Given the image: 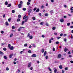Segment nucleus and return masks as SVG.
Wrapping results in <instances>:
<instances>
[{
	"label": "nucleus",
	"mask_w": 73,
	"mask_h": 73,
	"mask_svg": "<svg viewBox=\"0 0 73 73\" xmlns=\"http://www.w3.org/2000/svg\"><path fill=\"white\" fill-rule=\"evenodd\" d=\"M23 19H26L25 21V22L26 23V22H27V21H28V18L27 17V15H25L23 17Z\"/></svg>",
	"instance_id": "nucleus-1"
},
{
	"label": "nucleus",
	"mask_w": 73,
	"mask_h": 73,
	"mask_svg": "<svg viewBox=\"0 0 73 73\" xmlns=\"http://www.w3.org/2000/svg\"><path fill=\"white\" fill-rule=\"evenodd\" d=\"M22 28H23V29H24V28H25V27H20L19 28V29H18V32L20 31L21 30V29H22Z\"/></svg>",
	"instance_id": "nucleus-2"
},
{
	"label": "nucleus",
	"mask_w": 73,
	"mask_h": 73,
	"mask_svg": "<svg viewBox=\"0 0 73 73\" xmlns=\"http://www.w3.org/2000/svg\"><path fill=\"white\" fill-rule=\"evenodd\" d=\"M32 11V9H30L29 10V11H28V15H30V14Z\"/></svg>",
	"instance_id": "nucleus-3"
},
{
	"label": "nucleus",
	"mask_w": 73,
	"mask_h": 73,
	"mask_svg": "<svg viewBox=\"0 0 73 73\" xmlns=\"http://www.w3.org/2000/svg\"><path fill=\"white\" fill-rule=\"evenodd\" d=\"M62 56L61 54H59L58 56V58H61V57Z\"/></svg>",
	"instance_id": "nucleus-4"
},
{
	"label": "nucleus",
	"mask_w": 73,
	"mask_h": 73,
	"mask_svg": "<svg viewBox=\"0 0 73 73\" xmlns=\"http://www.w3.org/2000/svg\"><path fill=\"white\" fill-rule=\"evenodd\" d=\"M31 57H37V55L36 54H33L31 56Z\"/></svg>",
	"instance_id": "nucleus-5"
},
{
	"label": "nucleus",
	"mask_w": 73,
	"mask_h": 73,
	"mask_svg": "<svg viewBox=\"0 0 73 73\" xmlns=\"http://www.w3.org/2000/svg\"><path fill=\"white\" fill-rule=\"evenodd\" d=\"M60 21L61 23H64V20L62 19H60Z\"/></svg>",
	"instance_id": "nucleus-6"
},
{
	"label": "nucleus",
	"mask_w": 73,
	"mask_h": 73,
	"mask_svg": "<svg viewBox=\"0 0 73 73\" xmlns=\"http://www.w3.org/2000/svg\"><path fill=\"white\" fill-rule=\"evenodd\" d=\"M31 65H32V63L31 62H30L29 63L28 66L29 68V67H31Z\"/></svg>",
	"instance_id": "nucleus-7"
},
{
	"label": "nucleus",
	"mask_w": 73,
	"mask_h": 73,
	"mask_svg": "<svg viewBox=\"0 0 73 73\" xmlns=\"http://www.w3.org/2000/svg\"><path fill=\"white\" fill-rule=\"evenodd\" d=\"M13 55V54H11L9 56V58H12V57Z\"/></svg>",
	"instance_id": "nucleus-8"
},
{
	"label": "nucleus",
	"mask_w": 73,
	"mask_h": 73,
	"mask_svg": "<svg viewBox=\"0 0 73 73\" xmlns=\"http://www.w3.org/2000/svg\"><path fill=\"white\" fill-rule=\"evenodd\" d=\"M18 8H21V7H22V5H21V4H19L18 5Z\"/></svg>",
	"instance_id": "nucleus-9"
},
{
	"label": "nucleus",
	"mask_w": 73,
	"mask_h": 73,
	"mask_svg": "<svg viewBox=\"0 0 73 73\" xmlns=\"http://www.w3.org/2000/svg\"><path fill=\"white\" fill-rule=\"evenodd\" d=\"M9 49H10L11 50H13V46H11L9 48Z\"/></svg>",
	"instance_id": "nucleus-10"
},
{
	"label": "nucleus",
	"mask_w": 73,
	"mask_h": 73,
	"mask_svg": "<svg viewBox=\"0 0 73 73\" xmlns=\"http://www.w3.org/2000/svg\"><path fill=\"white\" fill-rule=\"evenodd\" d=\"M68 48H67L66 47H65L64 48V52H66L67 51V50H68Z\"/></svg>",
	"instance_id": "nucleus-11"
},
{
	"label": "nucleus",
	"mask_w": 73,
	"mask_h": 73,
	"mask_svg": "<svg viewBox=\"0 0 73 73\" xmlns=\"http://www.w3.org/2000/svg\"><path fill=\"white\" fill-rule=\"evenodd\" d=\"M59 68H60V69H62V65H61V64L60 65Z\"/></svg>",
	"instance_id": "nucleus-12"
},
{
	"label": "nucleus",
	"mask_w": 73,
	"mask_h": 73,
	"mask_svg": "<svg viewBox=\"0 0 73 73\" xmlns=\"http://www.w3.org/2000/svg\"><path fill=\"white\" fill-rule=\"evenodd\" d=\"M40 11V9H37L36 10V12H38Z\"/></svg>",
	"instance_id": "nucleus-13"
},
{
	"label": "nucleus",
	"mask_w": 73,
	"mask_h": 73,
	"mask_svg": "<svg viewBox=\"0 0 73 73\" xmlns=\"http://www.w3.org/2000/svg\"><path fill=\"white\" fill-rule=\"evenodd\" d=\"M30 39H32L33 38V36L31 35L29 36Z\"/></svg>",
	"instance_id": "nucleus-14"
},
{
	"label": "nucleus",
	"mask_w": 73,
	"mask_h": 73,
	"mask_svg": "<svg viewBox=\"0 0 73 73\" xmlns=\"http://www.w3.org/2000/svg\"><path fill=\"white\" fill-rule=\"evenodd\" d=\"M5 5H8V2H7V1H6V2H5Z\"/></svg>",
	"instance_id": "nucleus-15"
},
{
	"label": "nucleus",
	"mask_w": 73,
	"mask_h": 73,
	"mask_svg": "<svg viewBox=\"0 0 73 73\" xmlns=\"http://www.w3.org/2000/svg\"><path fill=\"white\" fill-rule=\"evenodd\" d=\"M3 49L4 51H6L7 50V48L5 47L3 48Z\"/></svg>",
	"instance_id": "nucleus-16"
},
{
	"label": "nucleus",
	"mask_w": 73,
	"mask_h": 73,
	"mask_svg": "<svg viewBox=\"0 0 73 73\" xmlns=\"http://www.w3.org/2000/svg\"><path fill=\"white\" fill-rule=\"evenodd\" d=\"M5 25H9V24H8V22H5Z\"/></svg>",
	"instance_id": "nucleus-17"
},
{
	"label": "nucleus",
	"mask_w": 73,
	"mask_h": 73,
	"mask_svg": "<svg viewBox=\"0 0 73 73\" xmlns=\"http://www.w3.org/2000/svg\"><path fill=\"white\" fill-rule=\"evenodd\" d=\"M46 51H45L44 52V56H46Z\"/></svg>",
	"instance_id": "nucleus-18"
},
{
	"label": "nucleus",
	"mask_w": 73,
	"mask_h": 73,
	"mask_svg": "<svg viewBox=\"0 0 73 73\" xmlns=\"http://www.w3.org/2000/svg\"><path fill=\"white\" fill-rule=\"evenodd\" d=\"M11 6V4H9L7 6V7H10Z\"/></svg>",
	"instance_id": "nucleus-19"
},
{
	"label": "nucleus",
	"mask_w": 73,
	"mask_h": 73,
	"mask_svg": "<svg viewBox=\"0 0 73 73\" xmlns=\"http://www.w3.org/2000/svg\"><path fill=\"white\" fill-rule=\"evenodd\" d=\"M17 22H19V21H20V19H17Z\"/></svg>",
	"instance_id": "nucleus-20"
},
{
	"label": "nucleus",
	"mask_w": 73,
	"mask_h": 73,
	"mask_svg": "<svg viewBox=\"0 0 73 73\" xmlns=\"http://www.w3.org/2000/svg\"><path fill=\"white\" fill-rule=\"evenodd\" d=\"M67 26H69L70 25V23H67Z\"/></svg>",
	"instance_id": "nucleus-21"
},
{
	"label": "nucleus",
	"mask_w": 73,
	"mask_h": 73,
	"mask_svg": "<svg viewBox=\"0 0 73 73\" xmlns=\"http://www.w3.org/2000/svg\"><path fill=\"white\" fill-rule=\"evenodd\" d=\"M3 58L5 59H7V57L6 56H4L3 57Z\"/></svg>",
	"instance_id": "nucleus-22"
},
{
	"label": "nucleus",
	"mask_w": 73,
	"mask_h": 73,
	"mask_svg": "<svg viewBox=\"0 0 73 73\" xmlns=\"http://www.w3.org/2000/svg\"><path fill=\"white\" fill-rule=\"evenodd\" d=\"M41 52L42 53H44V48L42 49Z\"/></svg>",
	"instance_id": "nucleus-23"
},
{
	"label": "nucleus",
	"mask_w": 73,
	"mask_h": 73,
	"mask_svg": "<svg viewBox=\"0 0 73 73\" xmlns=\"http://www.w3.org/2000/svg\"><path fill=\"white\" fill-rule=\"evenodd\" d=\"M18 17L19 19H20V18H21V16L20 15H19L18 16Z\"/></svg>",
	"instance_id": "nucleus-24"
},
{
	"label": "nucleus",
	"mask_w": 73,
	"mask_h": 73,
	"mask_svg": "<svg viewBox=\"0 0 73 73\" xmlns=\"http://www.w3.org/2000/svg\"><path fill=\"white\" fill-rule=\"evenodd\" d=\"M53 10H51L50 11V13H51L52 15L53 13Z\"/></svg>",
	"instance_id": "nucleus-25"
},
{
	"label": "nucleus",
	"mask_w": 73,
	"mask_h": 73,
	"mask_svg": "<svg viewBox=\"0 0 73 73\" xmlns=\"http://www.w3.org/2000/svg\"><path fill=\"white\" fill-rule=\"evenodd\" d=\"M33 47H34L35 48H36V46L35 44H33Z\"/></svg>",
	"instance_id": "nucleus-26"
},
{
	"label": "nucleus",
	"mask_w": 73,
	"mask_h": 73,
	"mask_svg": "<svg viewBox=\"0 0 73 73\" xmlns=\"http://www.w3.org/2000/svg\"><path fill=\"white\" fill-rule=\"evenodd\" d=\"M30 4V3L29 2H28L27 3V5H29Z\"/></svg>",
	"instance_id": "nucleus-27"
},
{
	"label": "nucleus",
	"mask_w": 73,
	"mask_h": 73,
	"mask_svg": "<svg viewBox=\"0 0 73 73\" xmlns=\"http://www.w3.org/2000/svg\"><path fill=\"white\" fill-rule=\"evenodd\" d=\"M32 19L33 20H36V18H35V17H32Z\"/></svg>",
	"instance_id": "nucleus-28"
},
{
	"label": "nucleus",
	"mask_w": 73,
	"mask_h": 73,
	"mask_svg": "<svg viewBox=\"0 0 73 73\" xmlns=\"http://www.w3.org/2000/svg\"><path fill=\"white\" fill-rule=\"evenodd\" d=\"M24 23H25V21H22V23L21 24L22 25H24Z\"/></svg>",
	"instance_id": "nucleus-29"
},
{
	"label": "nucleus",
	"mask_w": 73,
	"mask_h": 73,
	"mask_svg": "<svg viewBox=\"0 0 73 73\" xmlns=\"http://www.w3.org/2000/svg\"><path fill=\"white\" fill-rule=\"evenodd\" d=\"M28 52L29 53H32V51L30 50H29L28 51Z\"/></svg>",
	"instance_id": "nucleus-30"
},
{
	"label": "nucleus",
	"mask_w": 73,
	"mask_h": 73,
	"mask_svg": "<svg viewBox=\"0 0 73 73\" xmlns=\"http://www.w3.org/2000/svg\"><path fill=\"white\" fill-rule=\"evenodd\" d=\"M20 3V4H21V5L22 4H23V2L22 1H21Z\"/></svg>",
	"instance_id": "nucleus-31"
},
{
	"label": "nucleus",
	"mask_w": 73,
	"mask_h": 73,
	"mask_svg": "<svg viewBox=\"0 0 73 73\" xmlns=\"http://www.w3.org/2000/svg\"><path fill=\"white\" fill-rule=\"evenodd\" d=\"M23 11H26V10H27V9L25 8H23Z\"/></svg>",
	"instance_id": "nucleus-32"
},
{
	"label": "nucleus",
	"mask_w": 73,
	"mask_h": 73,
	"mask_svg": "<svg viewBox=\"0 0 73 73\" xmlns=\"http://www.w3.org/2000/svg\"><path fill=\"white\" fill-rule=\"evenodd\" d=\"M52 29H53V30H55V29H56V27H52Z\"/></svg>",
	"instance_id": "nucleus-33"
},
{
	"label": "nucleus",
	"mask_w": 73,
	"mask_h": 73,
	"mask_svg": "<svg viewBox=\"0 0 73 73\" xmlns=\"http://www.w3.org/2000/svg\"><path fill=\"white\" fill-rule=\"evenodd\" d=\"M13 34H11L10 36V37H12V36H13Z\"/></svg>",
	"instance_id": "nucleus-34"
},
{
	"label": "nucleus",
	"mask_w": 73,
	"mask_h": 73,
	"mask_svg": "<svg viewBox=\"0 0 73 73\" xmlns=\"http://www.w3.org/2000/svg\"><path fill=\"white\" fill-rule=\"evenodd\" d=\"M56 38L57 40H59V39H60V38H61V37L60 36L58 37H57Z\"/></svg>",
	"instance_id": "nucleus-35"
},
{
	"label": "nucleus",
	"mask_w": 73,
	"mask_h": 73,
	"mask_svg": "<svg viewBox=\"0 0 73 73\" xmlns=\"http://www.w3.org/2000/svg\"><path fill=\"white\" fill-rule=\"evenodd\" d=\"M4 54L3 52H2L1 51H0V54Z\"/></svg>",
	"instance_id": "nucleus-36"
},
{
	"label": "nucleus",
	"mask_w": 73,
	"mask_h": 73,
	"mask_svg": "<svg viewBox=\"0 0 73 73\" xmlns=\"http://www.w3.org/2000/svg\"><path fill=\"white\" fill-rule=\"evenodd\" d=\"M15 11L14 10H12V13H15Z\"/></svg>",
	"instance_id": "nucleus-37"
},
{
	"label": "nucleus",
	"mask_w": 73,
	"mask_h": 73,
	"mask_svg": "<svg viewBox=\"0 0 73 73\" xmlns=\"http://www.w3.org/2000/svg\"><path fill=\"white\" fill-rule=\"evenodd\" d=\"M65 70H68V67H66L65 68Z\"/></svg>",
	"instance_id": "nucleus-38"
},
{
	"label": "nucleus",
	"mask_w": 73,
	"mask_h": 73,
	"mask_svg": "<svg viewBox=\"0 0 73 73\" xmlns=\"http://www.w3.org/2000/svg\"><path fill=\"white\" fill-rule=\"evenodd\" d=\"M45 58L46 59H48V56H46L45 57Z\"/></svg>",
	"instance_id": "nucleus-39"
},
{
	"label": "nucleus",
	"mask_w": 73,
	"mask_h": 73,
	"mask_svg": "<svg viewBox=\"0 0 73 73\" xmlns=\"http://www.w3.org/2000/svg\"><path fill=\"white\" fill-rule=\"evenodd\" d=\"M44 23V22H41L40 24V25H43V24Z\"/></svg>",
	"instance_id": "nucleus-40"
},
{
	"label": "nucleus",
	"mask_w": 73,
	"mask_h": 73,
	"mask_svg": "<svg viewBox=\"0 0 73 73\" xmlns=\"http://www.w3.org/2000/svg\"><path fill=\"white\" fill-rule=\"evenodd\" d=\"M54 73H56L57 72V69H56L54 70Z\"/></svg>",
	"instance_id": "nucleus-41"
},
{
	"label": "nucleus",
	"mask_w": 73,
	"mask_h": 73,
	"mask_svg": "<svg viewBox=\"0 0 73 73\" xmlns=\"http://www.w3.org/2000/svg\"><path fill=\"white\" fill-rule=\"evenodd\" d=\"M41 8L42 9H43V8H44V5H42V6L41 7Z\"/></svg>",
	"instance_id": "nucleus-42"
},
{
	"label": "nucleus",
	"mask_w": 73,
	"mask_h": 73,
	"mask_svg": "<svg viewBox=\"0 0 73 73\" xmlns=\"http://www.w3.org/2000/svg\"><path fill=\"white\" fill-rule=\"evenodd\" d=\"M4 44H5V43H2L1 44V46H3V45H4Z\"/></svg>",
	"instance_id": "nucleus-43"
},
{
	"label": "nucleus",
	"mask_w": 73,
	"mask_h": 73,
	"mask_svg": "<svg viewBox=\"0 0 73 73\" xmlns=\"http://www.w3.org/2000/svg\"><path fill=\"white\" fill-rule=\"evenodd\" d=\"M8 46L9 48L11 47V44H9L8 45Z\"/></svg>",
	"instance_id": "nucleus-44"
},
{
	"label": "nucleus",
	"mask_w": 73,
	"mask_h": 73,
	"mask_svg": "<svg viewBox=\"0 0 73 73\" xmlns=\"http://www.w3.org/2000/svg\"><path fill=\"white\" fill-rule=\"evenodd\" d=\"M28 45V44L26 43L24 44V46H27Z\"/></svg>",
	"instance_id": "nucleus-45"
},
{
	"label": "nucleus",
	"mask_w": 73,
	"mask_h": 73,
	"mask_svg": "<svg viewBox=\"0 0 73 73\" xmlns=\"http://www.w3.org/2000/svg\"><path fill=\"white\" fill-rule=\"evenodd\" d=\"M59 43V42L57 41V42H56V44H58Z\"/></svg>",
	"instance_id": "nucleus-46"
},
{
	"label": "nucleus",
	"mask_w": 73,
	"mask_h": 73,
	"mask_svg": "<svg viewBox=\"0 0 73 73\" xmlns=\"http://www.w3.org/2000/svg\"><path fill=\"white\" fill-rule=\"evenodd\" d=\"M49 43H51L52 42V40H51V39H50L49 40Z\"/></svg>",
	"instance_id": "nucleus-47"
},
{
	"label": "nucleus",
	"mask_w": 73,
	"mask_h": 73,
	"mask_svg": "<svg viewBox=\"0 0 73 73\" xmlns=\"http://www.w3.org/2000/svg\"><path fill=\"white\" fill-rule=\"evenodd\" d=\"M48 69H49V71H52V69H50V67L48 68Z\"/></svg>",
	"instance_id": "nucleus-48"
},
{
	"label": "nucleus",
	"mask_w": 73,
	"mask_h": 73,
	"mask_svg": "<svg viewBox=\"0 0 73 73\" xmlns=\"http://www.w3.org/2000/svg\"><path fill=\"white\" fill-rule=\"evenodd\" d=\"M6 70H9V68L8 67L6 68Z\"/></svg>",
	"instance_id": "nucleus-49"
},
{
	"label": "nucleus",
	"mask_w": 73,
	"mask_h": 73,
	"mask_svg": "<svg viewBox=\"0 0 73 73\" xmlns=\"http://www.w3.org/2000/svg\"><path fill=\"white\" fill-rule=\"evenodd\" d=\"M37 9V8L36 7L34 9H33V10L34 11H36V10Z\"/></svg>",
	"instance_id": "nucleus-50"
},
{
	"label": "nucleus",
	"mask_w": 73,
	"mask_h": 73,
	"mask_svg": "<svg viewBox=\"0 0 73 73\" xmlns=\"http://www.w3.org/2000/svg\"><path fill=\"white\" fill-rule=\"evenodd\" d=\"M48 16V14L47 13H46L45 14V16Z\"/></svg>",
	"instance_id": "nucleus-51"
},
{
	"label": "nucleus",
	"mask_w": 73,
	"mask_h": 73,
	"mask_svg": "<svg viewBox=\"0 0 73 73\" xmlns=\"http://www.w3.org/2000/svg\"><path fill=\"white\" fill-rule=\"evenodd\" d=\"M11 19H8V21L10 22V21H11Z\"/></svg>",
	"instance_id": "nucleus-52"
},
{
	"label": "nucleus",
	"mask_w": 73,
	"mask_h": 73,
	"mask_svg": "<svg viewBox=\"0 0 73 73\" xmlns=\"http://www.w3.org/2000/svg\"><path fill=\"white\" fill-rule=\"evenodd\" d=\"M5 14H4L3 15V18H5Z\"/></svg>",
	"instance_id": "nucleus-53"
},
{
	"label": "nucleus",
	"mask_w": 73,
	"mask_h": 73,
	"mask_svg": "<svg viewBox=\"0 0 73 73\" xmlns=\"http://www.w3.org/2000/svg\"><path fill=\"white\" fill-rule=\"evenodd\" d=\"M67 34H65L64 35V37H65V36H66Z\"/></svg>",
	"instance_id": "nucleus-54"
},
{
	"label": "nucleus",
	"mask_w": 73,
	"mask_h": 73,
	"mask_svg": "<svg viewBox=\"0 0 73 73\" xmlns=\"http://www.w3.org/2000/svg\"><path fill=\"white\" fill-rule=\"evenodd\" d=\"M12 29H15V28L14 26H13L12 27Z\"/></svg>",
	"instance_id": "nucleus-55"
},
{
	"label": "nucleus",
	"mask_w": 73,
	"mask_h": 73,
	"mask_svg": "<svg viewBox=\"0 0 73 73\" xmlns=\"http://www.w3.org/2000/svg\"><path fill=\"white\" fill-rule=\"evenodd\" d=\"M62 73H64L65 72V71L64 70H62Z\"/></svg>",
	"instance_id": "nucleus-56"
},
{
	"label": "nucleus",
	"mask_w": 73,
	"mask_h": 73,
	"mask_svg": "<svg viewBox=\"0 0 73 73\" xmlns=\"http://www.w3.org/2000/svg\"><path fill=\"white\" fill-rule=\"evenodd\" d=\"M64 41H65V42H66V38H65L64 39Z\"/></svg>",
	"instance_id": "nucleus-57"
},
{
	"label": "nucleus",
	"mask_w": 73,
	"mask_h": 73,
	"mask_svg": "<svg viewBox=\"0 0 73 73\" xmlns=\"http://www.w3.org/2000/svg\"><path fill=\"white\" fill-rule=\"evenodd\" d=\"M63 35V33H61L60 34V36H62Z\"/></svg>",
	"instance_id": "nucleus-58"
},
{
	"label": "nucleus",
	"mask_w": 73,
	"mask_h": 73,
	"mask_svg": "<svg viewBox=\"0 0 73 73\" xmlns=\"http://www.w3.org/2000/svg\"><path fill=\"white\" fill-rule=\"evenodd\" d=\"M30 34H29V33H28V35H27V37H29V36H30Z\"/></svg>",
	"instance_id": "nucleus-59"
},
{
	"label": "nucleus",
	"mask_w": 73,
	"mask_h": 73,
	"mask_svg": "<svg viewBox=\"0 0 73 73\" xmlns=\"http://www.w3.org/2000/svg\"><path fill=\"white\" fill-rule=\"evenodd\" d=\"M64 7L65 8H66L67 6H66V5H64Z\"/></svg>",
	"instance_id": "nucleus-60"
},
{
	"label": "nucleus",
	"mask_w": 73,
	"mask_h": 73,
	"mask_svg": "<svg viewBox=\"0 0 73 73\" xmlns=\"http://www.w3.org/2000/svg\"><path fill=\"white\" fill-rule=\"evenodd\" d=\"M70 9V10H71V11H73V7H71V9Z\"/></svg>",
	"instance_id": "nucleus-61"
},
{
	"label": "nucleus",
	"mask_w": 73,
	"mask_h": 73,
	"mask_svg": "<svg viewBox=\"0 0 73 73\" xmlns=\"http://www.w3.org/2000/svg\"><path fill=\"white\" fill-rule=\"evenodd\" d=\"M46 26H49V25L48 23H46Z\"/></svg>",
	"instance_id": "nucleus-62"
},
{
	"label": "nucleus",
	"mask_w": 73,
	"mask_h": 73,
	"mask_svg": "<svg viewBox=\"0 0 73 73\" xmlns=\"http://www.w3.org/2000/svg\"><path fill=\"white\" fill-rule=\"evenodd\" d=\"M70 28H73V26H71L70 27Z\"/></svg>",
	"instance_id": "nucleus-63"
},
{
	"label": "nucleus",
	"mask_w": 73,
	"mask_h": 73,
	"mask_svg": "<svg viewBox=\"0 0 73 73\" xmlns=\"http://www.w3.org/2000/svg\"><path fill=\"white\" fill-rule=\"evenodd\" d=\"M70 62H71V63H73V61L71 60V61H70Z\"/></svg>",
	"instance_id": "nucleus-64"
}]
</instances>
